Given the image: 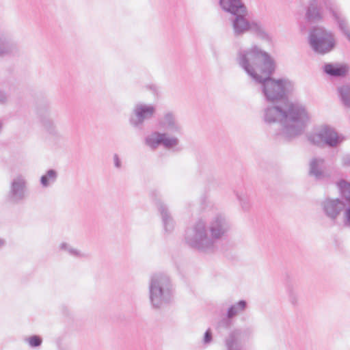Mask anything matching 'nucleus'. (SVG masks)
<instances>
[{"instance_id": "obj_35", "label": "nucleus", "mask_w": 350, "mask_h": 350, "mask_svg": "<svg viewBox=\"0 0 350 350\" xmlns=\"http://www.w3.org/2000/svg\"><path fill=\"white\" fill-rule=\"evenodd\" d=\"M345 220L344 225L346 227L350 228V205H349L345 210Z\"/></svg>"}, {"instance_id": "obj_17", "label": "nucleus", "mask_w": 350, "mask_h": 350, "mask_svg": "<svg viewBox=\"0 0 350 350\" xmlns=\"http://www.w3.org/2000/svg\"><path fill=\"white\" fill-rule=\"evenodd\" d=\"M219 5L224 11L233 16L247 11V8L241 0H219Z\"/></svg>"}, {"instance_id": "obj_43", "label": "nucleus", "mask_w": 350, "mask_h": 350, "mask_svg": "<svg viewBox=\"0 0 350 350\" xmlns=\"http://www.w3.org/2000/svg\"><path fill=\"white\" fill-rule=\"evenodd\" d=\"M345 36L347 38V40L350 42V31L345 35Z\"/></svg>"}, {"instance_id": "obj_5", "label": "nucleus", "mask_w": 350, "mask_h": 350, "mask_svg": "<svg viewBox=\"0 0 350 350\" xmlns=\"http://www.w3.org/2000/svg\"><path fill=\"white\" fill-rule=\"evenodd\" d=\"M206 225L210 236L215 244L226 236L231 228L229 219L224 214L221 213L213 215Z\"/></svg>"}, {"instance_id": "obj_27", "label": "nucleus", "mask_w": 350, "mask_h": 350, "mask_svg": "<svg viewBox=\"0 0 350 350\" xmlns=\"http://www.w3.org/2000/svg\"><path fill=\"white\" fill-rule=\"evenodd\" d=\"M57 179V172L53 169H50L40 177V184L42 187L47 188L53 185Z\"/></svg>"}, {"instance_id": "obj_36", "label": "nucleus", "mask_w": 350, "mask_h": 350, "mask_svg": "<svg viewBox=\"0 0 350 350\" xmlns=\"http://www.w3.org/2000/svg\"><path fill=\"white\" fill-rule=\"evenodd\" d=\"M319 204L325 213L326 216H328V198H325L323 200L319 202Z\"/></svg>"}, {"instance_id": "obj_15", "label": "nucleus", "mask_w": 350, "mask_h": 350, "mask_svg": "<svg viewBox=\"0 0 350 350\" xmlns=\"http://www.w3.org/2000/svg\"><path fill=\"white\" fill-rule=\"evenodd\" d=\"M241 336V329L236 328L231 330L224 339L225 350H243Z\"/></svg>"}, {"instance_id": "obj_13", "label": "nucleus", "mask_w": 350, "mask_h": 350, "mask_svg": "<svg viewBox=\"0 0 350 350\" xmlns=\"http://www.w3.org/2000/svg\"><path fill=\"white\" fill-rule=\"evenodd\" d=\"M247 10L245 13L239 12L231 18L234 36L238 37L249 31L251 22L246 18Z\"/></svg>"}, {"instance_id": "obj_24", "label": "nucleus", "mask_w": 350, "mask_h": 350, "mask_svg": "<svg viewBox=\"0 0 350 350\" xmlns=\"http://www.w3.org/2000/svg\"><path fill=\"white\" fill-rule=\"evenodd\" d=\"M247 308V303L245 300H239L231 304L227 309L226 314L233 319L235 317L243 313Z\"/></svg>"}, {"instance_id": "obj_23", "label": "nucleus", "mask_w": 350, "mask_h": 350, "mask_svg": "<svg viewBox=\"0 0 350 350\" xmlns=\"http://www.w3.org/2000/svg\"><path fill=\"white\" fill-rule=\"evenodd\" d=\"M163 133L152 131L144 138V144L152 150H155L161 145Z\"/></svg>"}, {"instance_id": "obj_22", "label": "nucleus", "mask_w": 350, "mask_h": 350, "mask_svg": "<svg viewBox=\"0 0 350 350\" xmlns=\"http://www.w3.org/2000/svg\"><path fill=\"white\" fill-rule=\"evenodd\" d=\"M329 14H332L334 21L337 24L338 29L344 36L350 32V28L347 19L342 14V13L334 10L329 7Z\"/></svg>"}, {"instance_id": "obj_9", "label": "nucleus", "mask_w": 350, "mask_h": 350, "mask_svg": "<svg viewBox=\"0 0 350 350\" xmlns=\"http://www.w3.org/2000/svg\"><path fill=\"white\" fill-rule=\"evenodd\" d=\"M308 142L319 148H323L328 145V125L323 124L314 126L307 133Z\"/></svg>"}, {"instance_id": "obj_28", "label": "nucleus", "mask_w": 350, "mask_h": 350, "mask_svg": "<svg viewBox=\"0 0 350 350\" xmlns=\"http://www.w3.org/2000/svg\"><path fill=\"white\" fill-rule=\"evenodd\" d=\"M161 145L166 149H172L178 146L180 141L175 136H170L167 133H163Z\"/></svg>"}, {"instance_id": "obj_44", "label": "nucleus", "mask_w": 350, "mask_h": 350, "mask_svg": "<svg viewBox=\"0 0 350 350\" xmlns=\"http://www.w3.org/2000/svg\"><path fill=\"white\" fill-rule=\"evenodd\" d=\"M2 125H3V124H2V122L0 121V130H1V128H2Z\"/></svg>"}, {"instance_id": "obj_16", "label": "nucleus", "mask_w": 350, "mask_h": 350, "mask_svg": "<svg viewBox=\"0 0 350 350\" xmlns=\"http://www.w3.org/2000/svg\"><path fill=\"white\" fill-rule=\"evenodd\" d=\"M18 52L19 49L16 42L0 34V57L15 56Z\"/></svg>"}, {"instance_id": "obj_10", "label": "nucleus", "mask_w": 350, "mask_h": 350, "mask_svg": "<svg viewBox=\"0 0 350 350\" xmlns=\"http://www.w3.org/2000/svg\"><path fill=\"white\" fill-rule=\"evenodd\" d=\"M40 123L44 130L49 135L56 136L58 131L54 122V116L51 110L48 107H40L38 111Z\"/></svg>"}, {"instance_id": "obj_1", "label": "nucleus", "mask_w": 350, "mask_h": 350, "mask_svg": "<svg viewBox=\"0 0 350 350\" xmlns=\"http://www.w3.org/2000/svg\"><path fill=\"white\" fill-rule=\"evenodd\" d=\"M237 61L239 66L252 80L260 85L265 99L271 103L283 100L295 89V83L288 79L271 77L275 69L274 59L259 46L253 45L238 51Z\"/></svg>"}, {"instance_id": "obj_31", "label": "nucleus", "mask_w": 350, "mask_h": 350, "mask_svg": "<svg viewBox=\"0 0 350 350\" xmlns=\"http://www.w3.org/2000/svg\"><path fill=\"white\" fill-rule=\"evenodd\" d=\"M59 249L61 250H64L66 252H68L70 255L75 256V257H83L84 254H82L80 251L77 250V249L74 248L67 243H62L59 245Z\"/></svg>"}, {"instance_id": "obj_19", "label": "nucleus", "mask_w": 350, "mask_h": 350, "mask_svg": "<svg viewBox=\"0 0 350 350\" xmlns=\"http://www.w3.org/2000/svg\"><path fill=\"white\" fill-rule=\"evenodd\" d=\"M306 16L307 20L311 23L319 22L322 18L321 10L317 0H311Z\"/></svg>"}, {"instance_id": "obj_6", "label": "nucleus", "mask_w": 350, "mask_h": 350, "mask_svg": "<svg viewBox=\"0 0 350 350\" xmlns=\"http://www.w3.org/2000/svg\"><path fill=\"white\" fill-rule=\"evenodd\" d=\"M156 112V108L152 105L137 103L135 105L129 118L130 124L135 129H141L146 120L151 119Z\"/></svg>"}, {"instance_id": "obj_4", "label": "nucleus", "mask_w": 350, "mask_h": 350, "mask_svg": "<svg viewBox=\"0 0 350 350\" xmlns=\"http://www.w3.org/2000/svg\"><path fill=\"white\" fill-rule=\"evenodd\" d=\"M185 239L189 247L202 252L213 253L217 248L210 236L206 223L202 219L198 220L187 230Z\"/></svg>"}, {"instance_id": "obj_39", "label": "nucleus", "mask_w": 350, "mask_h": 350, "mask_svg": "<svg viewBox=\"0 0 350 350\" xmlns=\"http://www.w3.org/2000/svg\"><path fill=\"white\" fill-rule=\"evenodd\" d=\"M113 163L114 165L116 168H120L122 167L121 161L117 154H114L113 155Z\"/></svg>"}, {"instance_id": "obj_3", "label": "nucleus", "mask_w": 350, "mask_h": 350, "mask_svg": "<svg viewBox=\"0 0 350 350\" xmlns=\"http://www.w3.org/2000/svg\"><path fill=\"white\" fill-rule=\"evenodd\" d=\"M148 295L151 306L159 309L173 299V285L170 277L163 273L152 274L148 282Z\"/></svg>"}, {"instance_id": "obj_34", "label": "nucleus", "mask_w": 350, "mask_h": 350, "mask_svg": "<svg viewBox=\"0 0 350 350\" xmlns=\"http://www.w3.org/2000/svg\"><path fill=\"white\" fill-rule=\"evenodd\" d=\"M213 340V334L211 328L206 329L204 334L203 343L204 345L210 344Z\"/></svg>"}, {"instance_id": "obj_32", "label": "nucleus", "mask_w": 350, "mask_h": 350, "mask_svg": "<svg viewBox=\"0 0 350 350\" xmlns=\"http://www.w3.org/2000/svg\"><path fill=\"white\" fill-rule=\"evenodd\" d=\"M25 342H27L31 348H36L42 345V339L40 336L33 335L25 339Z\"/></svg>"}, {"instance_id": "obj_30", "label": "nucleus", "mask_w": 350, "mask_h": 350, "mask_svg": "<svg viewBox=\"0 0 350 350\" xmlns=\"http://www.w3.org/2000/svg\"><path fill=\"white\" fill-rule=\"evenodd\" d=\"M232 325V319L227 314L221 317L216 323L215 329L219 333L230 329Z\"/></svg>"}, {"instance_id": "obj_29", "label": "nucleus", "mask_w": 350, "mask_h": 350, "mask_svg": "<svg viewBox=\"0 0 350 350\" xmlns=\"http://www.w3.org/2000/svg\"><path fill=\"white\" fill-rule=\"evenodd\" d=\"M240 206L243 211H248L251 207V204L247 194L243 191H234Z\"/></svg>"}, {"instance_id": "obj_8", "label": "nucleus", "mask_w": 350, "mask_h": 350, "mask_svg": "<svg viewBox=\"0 0 350 350\" xmlns=\"http://www.w3.org/2000/svg\"><path fill=\"white\" fill-rule=\"evenodd\" d=\"M27 180L23 175H17L10 182L8 197L10 202L18 203L27 196Z\"/></svg>"}, {"instance_id": "obj_40", "label": "nucleus", "mask_w": 350, "mask_h": 350, "mask_svg": "<svg viewBox=\"0 0 350 350\" xmlns=\"http://www.w3.org/2000/svg\"><path fill=\"white\" fill-rule=\"evenodd\" d=\"M336 45V41L334 34L329 31V51H332Z\"/></svg>"}, {"instance_id": "obj_25", "label": "nucleus", "mask_w": 350, "mask_h": 350, "mask_svg": "<svg viewBox=\"0 0 350 350\" xmlns=\"http://www.w3.org/2000/svg\"><path fill=\"white\" fill-rule=\"evenodd\" d=\"M337 92L343 106L350 109V84H344L338 87Z\"/></svg>"}, {"instance_id": "obj_38", "label": "nucleus", "mask_w": 350, "mask_h": 350, "mask_svg": "<svg viewBox=\"0 0 350 350\" xmlns=\"http://www.w3.org/2000/svg\"><path fill=\"white\" fill-rule=\"evenodd\" d=\"M289 301L294 306L297 304V297L293 291H291L289 293Z\"/></svg>"}, {"instance_id": "obj_11", "label": "nucleus", "mask_w": 350, "mask_h": 350, "mask_svg": "<svg viewBox=\"0 0 350 350\" xmlns=\"http://www.w3.org/2000/svg\"><path fill=\"white\" fill-rule=\"evenodd\" d=\"M158 124L161 129L171 133L177 135H182L183 133V127L175 114L172 111L164 113L159 120Z\"/></svg>"}, {"instance_id": "obj_21", "label": "nucleus", "mask_w": 350, "mask_h": 350, "mask_svg": "<svg viewBox=\"0 0 350 350\" xmlns=\"http://www.w3.org/2000/svg\"><path fill=\"white\" fill-rule=\"evenodd\" d=\"M349 70V67L346 64L329 63V79L343 78L346 77Z\"/></svg>"}, {"instance_id": "obj_42", "label": "nucleus", "mask_w": 350, "mask_h": 350, "mask_svg": "<svg viewBox=\"0 0 350 350\" xmlns=\"http://www.w3.org/2000/svg\"><path fill=\"white\" fill-rule=\"evenodd\" d=\"M5 244V241L3 239H0V248L4 246Z\"/></svg>"}, {"instance_id": "obj_7", "label": "nucleus", "mask_w": 350, "mask_h": 350, "mask_svg": "<svg viewBox=\"0 0 350 350\" xmlns=\"http://www.w3.org/2000/svg\"><path fill=\"white\" fill-rule=\"evenodd\" d=\"M308 42L317 54L324 55L328 52V33L323 28L316 27L310 32Z\"/></svg>"}, {"instance_id": "obj_20", "label": "nucleus", "mask_w": 350, "mask_h": 350, "mask_svg": "<svg viewBox=\"0 0 350 350\" xmlns=\"http://www.w3.org/2000/svg\"><path fill=\"white\" fill-rule=\"evenodd\" d=\"M249 31L255 34L260 39L266 42L271 41V36L266 31L262 23L257 21H251Z\"/></svg>"}, {"instance_id": "obj_14", "label": "nucleus", "mask_w": 350, "mask_h": 350, "mask_svg": "<svg viewBox=\"0 0 350 350\" xmlns=\"http://www.w3.org/2000/svg\"><path fill=\"white\" fill-rule=\"evenodd\" d=\"M309 175L314 177L316 181H321L326 178V161L324 159L315 157L310 161Z\"/></svg>"}, {"instance_id": "obj_26", "label": "nucleus", "mask_w": 350, "mask_h": 350, "mask_svg": "<svg viewBox=\"0 0 350 350\" xmlns=\"http://www.w3.org/2000/svg\"><path fill=\"white\" fill-rule=\"evenodd\" d=\"M337 186L344 204L350 205V183L341 179L337 182Z\"/></svg>"}, {"instance_id": "obj_41", "label": "nucleus", "mask_w": 350, "mask_h": 350, "mask_svg": "<svg viewBox=\"0 0 350 350\" xmlns=\"http://www.w3.org/2000/svg\"><path fill=\"white\" fill-rule=\"evenodd\" d=\"M323 72L326 74V75H328V64H325V65L323 66Z\"/></svg>"}, {"instance_id": "obj_12", "label": "nucleus", "mask_w": 350, "mask_h": 350, "mask_svg": "<svg viewBox=\"0 0 350 350\" xmlns=\"http://www.w3.org/2000/svg\"><path fill=\"white\" fill-rule=\"evenodd\" d=\"M154 203L160 214L165 232L171 233L174 230L175 223L167 206L160 199H155Z\"/></svg>"}, {"instance_id": "obj_37", "label": "nucleus", "mask_w": 350, "mask_h": 350, "mask_svg": "<svg viewBox=\"0 0 350 350\" xmlns=\"http://www.w3.org/2000/svg\"><path fill=\"white\" fill-rule=\"evenodd\" d=\"M342 165L343 167H350V154H347L342 157Z\"/></svg>"}, {"instance_id": "obj_33", "label": "nucleus", "mask_w": 350, "mask_h": 350, "mask_svg": "<svg viewBox=\"0 0 350 350\" xmlns=\"http://www.w3.org/2000/svg\"><path fill=\"white\" fill-rule=\"evenodd\" d=\"M10 100V94L5 89L0 88V105H6Z\"/></svg>"}, {"instance_id": "obj_18", "label": "nucleus", "mask_w": 350, "mask_h": 350, "mask_svg": "<svg viewBox=\"0 0 350 350\" xmlns=\"http://www.w3.org/2000/svg\"><path fill=\"white\" fill-rule=\"evenodd\" d=\"M345 139V135L338 133L334 129L329 126V157L338 154V150L336 148Z\"/></svg>"}, {"instance_id": "obj_2", "label": "nucleus", "mask_w": 350, "mask_h": 350, "mask_svg": "<svg viewBox=\"0 0 350 350\" xmlns=\"http://www.w3.org/2000/svg\"><path fill=\"white\" fill-rule=\"evenodd\" d=\"M262 117L267 125L277 124L279 129L275 135L287 140L301 135L311 120V114L304 105L288 100L267 105Z\"/></svg>"}]
</instances>
